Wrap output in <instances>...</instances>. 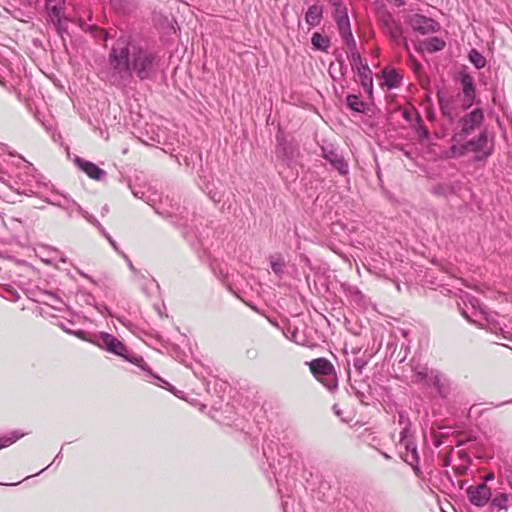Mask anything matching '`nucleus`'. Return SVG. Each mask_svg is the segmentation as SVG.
Segmentation results:
<instances>
[{
  "mask_svg": "<svg viewBox=\"0 0 512 512\" xmlns=\"http://www.w3.org/2000/svg\"><path fill=\"white\" fill-rule=\"evenodd\" d=\"M376 19L383 33L396 45H403L406 50L409 46L406 38L403 36V28L400 21L396 20L384 4L376 8Z\"/></svg>",
  "mask_w": 512,
  "mask_h": 512,
  "instance_id": "obj_2",
  "label": "nucleus"
},
{
  "mask_svg": "<svg viewBox=\"0 0 512 512\" xmlns=\"http://www.w3.org/2000/svg\"><path fill=\"white\" fill-rule=\"evenodd\" d=\"M58 326L66 333L71 334L72 330L67 327V325L64 322L58 323Z\"/></svg>",
  "mask_w": 512,
  "mask_h": 512,
  "instance_id": "obj_48",
  "label": "nucleus"
},
{
  "mask_svg": "<svg viewBox=\"0 0 512 512\" xmlns=\"http://www.w3.org/2000/svg\"><path fill=\"white\" fill-rule=\"evenodd\" d=\"M343 40L345 41L346 45H347V48L349 50V52H357V44H356V41L353 37V34L350 35V36H347V37H344Z\"/></svg>",
  "mask_w": 512,
  "mask_h": 512,
  "instance_id": "obj_34",
  "label": "nucleus"
},
{
  "mask_svg": "<svg viewBox=\"0 0 512 512\" xmlns=\"http://www.w3.org/2000/svg\"><path fill=\"white\" fill-rule=\"evenodd\" d=\"M488 142V132L486 129L480 132V134L469 141H467L464 146L465 149H468L472 152L479 153L483 152Z\"/></svg>",
  "mask_w": 512,
  "mask_h": 512,
  "instance_id": "obj_18",
  "label": "nucleus"
},
{
  "mask_svg": "<svg viewBox=\"0 0 512 512\" xmlns=\"http://www.w3.org/2000/svg\"><path fill=\"white\" fill-rule=\"evenodd\" d=\"M123 358L137 366H141V363L144 362L143 359L137 355L129 356L128 352L126 353V357Z\"/></svg>",
  "mask_w": 512,
  "mask_h": 512,
  "instance_id": "obj_36",
  "label": "nucleus"
},
{
  "mask_svg": "<svg viewBox=\"0 0 512 512\" xmlns=\"http://www.w3.org/2000/svg\"><path fill=\"white\" fill-rule=\"evenodd\" d=\"M96 31H97V33H98V34H97V36H99V37L103 38V40H104V41H106V40H107V38H108V33H107L105 30L96 28Z\"/></svg>",
  "mask_w": 512,
  "mask_h": 512,
  "instance_id": "obj_42",
  "label": "nucleus"
},
{
  "mask_svg": "<svg viewBox=\"0 0 512 512\" xmlns=\"http://www.w3.org/2000/svg\"><path fill=\"white\" fill-rule=\"evenodd\" d=\"M92 344L122 358L126 357V353L128 352L123 342H121L112 334L106 332L95 334L94 340H92Z\"/></svg>",
  "mask_w": 512,
  "mask_h": 512,
  "instance_id": "obj_6",
  "label": "nucleus"
},
{
  "mask_svg": "<svg viewBox=\"0 0 512 512\" xmlns=\"http://www.w3.org/2000/svg\"><path fill=\"white\" fill-rule=\"evenodd\" d=\"M491 155V151H483L481 154L475 156V161H486V159Z\"/></svg>",
  "mask_w": 512,
  "mask_h": 512,
  "instance_id": "obj_39",
  "label": "nucleus"
},
{
  "mask_svg": "<svg viewBox=\"0 0 512 512\" xmlns=\"http://www.w3.org/2000/svg\"><path fill=\"white\" fill-rule=\"evenodd\" d=\"M161 63L162 55L158 50L123 34L109 51L106 77L111 85L124 88L133 81V74L141 81L153 79Z\"/></svg>",
  "mask_w": 512,
  "mask_h": 512,
  "instance_id": "obj_1",
  "label": "nucleus"
},
{
  "mask_svg": "<svg viewBox=\"0 0 512 512\" xmlns=\"http://www.w3.org/2000/svg\"><path fill=\"white\" fill-rule=\"evenodd\" d=\"M409 365L412 372V383L422 386H425L426 383H429V376L431 375L433 369H429L426 364H422L415 359H411Z\"/></svg>",
  "mask_w": 512,
  "mask_h": 512,
  "instance_id": "obj_12",
  "label": "nucleus"
},
{
  "mask_svg": "<svg viewBox=\"0 0 512 512\" xmlns=\"http://www.w3.org/2000/svg\"><path fill=\"white\" fill-rule=\"evenodd\" d=\"M483 121L484 111L479 107L473 109L469 113H466L462 117L459 116L457 119L458 131L456 132L455 137L459 138V140L466 139L482 125Z\"/></svg>",
  "mask_w": 512,
  "mask_h": 512,
  "instance_id": "obj_4",
  "label": "nucleus"
},
{
  "mask_svg": "<svg viewBox=\"0 0 512 512\" xmlns=\"http://www.w3.org/2000/svg\"><path fill=\"white\" fill-rule=\"evenodd\" d=\"M459 80L463 93V98L461 99V107L462 110H468L473 106L476 99V86L474 78L467 72H460Z\"/></svg>",
  "mask_w": 512,
  "mask_h": 512,
  "instance_id": "obj_8",
  "label": "nucleus"
},
{
  "mask_svg": "<svg viewBox=\"0 0 512 512\" xmlns=\"http://www.w3.org/2000/svg\"><path fill=\"white\" fill-rule=\"evenodd\" d=\"M394 3L395 6L397 7H401V6H404L405 5V1L404 0H393L392 1Z\"/></svg>",
  "mask_w": 512,
  "mask_h": 512,
  "instance_id": "obj_50",
  "label": "nucleus"
},
{
  "mask_svg": "<svg viewBox=\"0 0 512 512\" xmlns=\"http://www.w3.org/2000/svg\"><path fill=\"white\" fill-rule=\"evenodd\" d=\"M310 371L313 376L318 379L321 376H327V374L334 369L333 364L326 358H317L309 362Z\"/></svg>",
  "mask_w": 512,
  "mask_h": 512,
  "instance_id": "obj_15",
  "label": "nucleus"
},
{
  "mask_svg": "<svg viewBox=\"0 0 512 512\" xmlns=\"http://www.w3.org/2000/svg\"><path fill=\"white\" fill-rule=\"evenodd\" d=\"M469 302L472 304L473 307H476V304H478V300L472 297Z\"/></svg>",
  "mask_w": 512,
  "mask_h": 512,
  "instance_id": "obj_55",
  "label": "nucleus"
},
{
  "mask_svg": "<svg viewBox=\"0 0 512 512\" xmlns=\"http://www.w3.org/2000/svg\"><path fill=\"white\" fill-rule=\"evenodd\" d=\"M322 14V6L317 4L311 5L305 13V21L310 27H315L320 24Z\"/></svg>",
  "mask_w": 512,
  "mask_h": 512,
  "instance_id": "obj_20",
  "label": "nucleus"
},
{
  "mask_svg": "<svg viewBox=\"0 0 512 512\" xmlns=\"http://www.w3.org/2000/svg\"><path fill=\"white\" fill-rule=\"evenodd\" d=\"M407 22L414 31L422 35L434 33L440 29V25L437 21L421 14L409 16Z\"/></svg>",
  "mask_w": 512,
  "mask_h": 512,
  "instance_id": "obj_9",
  "label": "nucleus"
},
{
  "mask_svg": "<svg viewBox=\"0 0 512 512\" xmlns=\"http://www.w3.org/2000/svg\"><path fill=\"white\" fill-rule=\"evenodd\" d=\"M333 410L337 416L341 415V410L338 408L336 404L333 406Z\"/></svg>",
  "mask_w": 512,
  "mask_h": 512,
  "instance_id": "obj_53",
  "label": "nucleus"
},
{
  "mask_svg": "<svg viewBox=\"0 0 512 512\" xmlns=\"http://www.w3.org/2000/svg\"><path fill=\"white\" fill-rule=\"evenodd\" d=\"M154 377V375H152ZM155 378L160 382L158 385L161 387H164L170 391H173L174 387L168 383L167 381L163 380L162 378L155 376Z\"/></svg>",
  "mask_w": 512,
  "mask_h": 512,
  "instance_id": "obj_38",
  "label": "nucleus"
},
{
  "mask_svg": "<svg viewBox=\"0 0 512 512\" xmlns=\"http://www.w3.org/2000/svg\"><path fill=\"white\" fill-rule=\"evenodd\" d=\"M96 333L87 334L84 330H72L71 335L76 336L77 338L92 343V340H94Z\"/></svg>",
  "mask_w": 512,
  "mask_h": 512,
  "instance_id": "obj_31",
  "label": "nucleus"
},
{
  "mask_svg": "<svg viewBox=\"0 0 512 512\" xmlns=\"http://www.w3.org/2000/svg\"><path fill=\"white\" fill-rule=\"evenodd\" d=\"M38 474H39V473H35V474H32V475H27V476H25L22 480L27 481V480H29L30 478L37 476Z\"/></svg>",
  "mask_w": 512,
  "mask_h": 512,
  "instance_id": "obj_57",
  "label": "nucleus"
},
{
  "mask_svg": "<svg viewBox=\"0 0 512 512\" xmlns=\"http://www.w3.org/2000/svg\"><path fill=\"white\" fill-rule=\"evenodd\" d=\"M466 471H467V467H466V466H463V465H460V466H458V468H457V475H462V474H464Z\"/></svg>",
  "mask_w": 512,
  "mask_h": 512,
  "instance_id": "obj_49",
  "label": "nucleus"
},
{
  "mask_svg": "<svg viewBox=\"0 0 512 512\" xmlns=\"http://www.w3.org/2000/svg\"><path fill=\"white\" fill-rule=\"evenodd\" d=\"M437 100L439 103L440 111L442 115L450 122L453 123L458 119L462 110L461 103L455 96H446L444 92H437Z\"/></svg>",
  "mask_w": 512,
  "mask_h": 512,
  "instance_id": "obj_7",
  "label": "nucleus"
},
{
  "mask_svg": "<svg viewBox=\"0 0 512 512\" xmlns=\"http://www.w3.org/2000/svg\"><path fill=\"white\" fill-rule=\"evenodd\" d=\"M403 116H404V118H406L407 120H410V115H409V112H408V111H405V112L403 113Z\"/></svg>",
  "mask_w": 512,
  "mask_h": 512,
  "instance_id": "obj_59",
  "label": "nucleus"
},
{
  "mask_svg": "<svg viewBox=\"0 0 512 512\" xmlns=\"http://www.w3.org/2000/svg\"><path fill=\"white\" fill-rule=\"evenodd\" d=\"M383 79L385 85L389 89H393L399 86L402 76L395 69H384L383 71Z\"/></svg>",
  "mask_w": 512,
  "mask_h": 512,
  "instance_id": "obj_21",
  "label": "nucleus"
},
{
  "mask_svg": "<svg viewBox=\"0 0 512 512\" xmlns=\"http://www.w3.org/2000/svg\"><path fill=\"white\" fill-rule=\"evenodd\" d=\"M425 386H433L440 395H443L447 390V383L444 375L438 370H432L429 376V383Z\"/></svg>",
  "mask_w": 512,
  "mask_h": 512,
  "instance_id": "obj_19",
  "label": "nucleus"
},
{
  "mask_svg": "<svg viewBox=\"0 0 512 512\" xmlns=\"http://www.w3.org/2000/svg\"><path fill=\"white\" fill-rule=\"evenodd\" d=\"M210 198L214 201V202H220L221 200V196L218 195V193H212V191L208 192Z\"/></svg>",
  "mask_w": 512,
  "mask_h": 512,
  "instance_id": "obj_46",
  "label": "nucleus"
},
{
  "mask_svg": "<svg viewBox=\"0 0 512 512\" xmlns=\"http://www.w3.org/2000/svg\"><path fill=\"white\" fill-rule=\"evenodd\" d=\"M0 180H1L2 182H4V183L6 182V180L4 179V176H2V175L0 176Z\"/></svg>",
  "mask_w": 512,
  "mask_h": 512,
  "instance_id": "obj_63",
  "label": "nucleus"
},
{
  "mask_svg": "<svg viewBox=\"0 0 512 512\" xmlns=\"http://www.w3.org/2000/svg\"><path fill=\"white\" fill-rule=\"evenodd\" d=\"M367 365V360L363 357H356L353 360V367L358 372V374H361L364 367Z\"/></svg>",
  "mask_w": 512,
  "mask_h": 512,
  "instance_id": "obj_33",
  "label": "nucleus"
},
{
  "mask_svg": "<svg viewBox=\"0 0 512 512\" xmlns=\"http://www.w3.org/2000/svg\"><path fill=\"white\" fill-rule=\"evenodd\" d=\"M74 162L91 179L101 181L105 178L107 174L105 170L99 168L93 162L87 161L81 157H76Z\"/></svg>",
  "mask_w": 512,
  "mask_h": 512,
  "instance_id": "obj_13",
  "label": "nucleus"
},
{
  "mask_svg": "<svg viewBox=\"0 0 512 512\" xmlns=\"http://www.w3.org/2000/svg\"><path fill=\"white\" fill-rule=\"evenodd\" d=\"M468 59L477 69L484 68L487 63L486 58L476 49L469 52Z\"/></svg>",
  "mask_w": 512,
  "mask_h": 512,
  "instance_id": "obj_28",
  "label": "nucleus"
},
{
  "mask_svg": "<svg viewBox=\"0 0 512 512\" xmlns=\"http://www.w3.org/2000/svg\"><path fill=\"white\" fill-rule=\"evenodd\" d=\"M508 498L506 495L497 496L492 500V505L499 509L507 508Z\"/></svg>",
  "mask_w": 512,
  "mask_h": 512,
  "instance_id": "obj_32",
  "label": "nucleus"
},
{
  "mask_svg": "<svg viewBox=\"0 0 512 512\" xmlns=\"http://www.w3.org/2000/svg\"><path fill=\"white\" fill-rule=\"evenodd\" d=\"M410 426L411 424H406L400 432V446H403L405 449V451L400 453V456L404 462H406L413 468L416 475L420 476L418 466L419 454L417 450V445L412 439Z\"/></svg>",
  "mask_w": 512,
  "mask_h": 512,
  "instance_id": "obj_3",
  "label": "nucleus"
},
{
  "mask_svg": "<svg viewBox=\"0 0 512 512\" xmlns=\"http://www.w3.org/2000/svg\"><path fill=\"white\" fill-rule=\"evenodd\" d=\"M66 200V203L65 204H57L59 207L65 209L68 213V216L69 217H72V212L73 210H76L77 212H79L90 224H92L93 226H95L97 228V226H100V222L90 213H88L87 211H85L76 201L72 200V199H67L65 198Z\"/></svg>",
  "mask_w": 512,
  "mask_h": 512,
  "instance_id": "obj_14",
  "label": "nucleus"
},
{
  "mask_svg": "<svg viewBox=\"0 0 512 512\" xmlns=\"http://www.w3.org/2000/svg\"><path fill=\"white\" fill-rule=\"evenodd\" d=\"M356 69L360 85L362 86L363 90L369 94V96H372L373 78L371 69L367 64H361V66H357Z\"/></svg>",
  "mask_w": 512,
  "mask_h": 512,
  "instance_id": "obj_16",
  "label": "nucleus"
},
{
  "mask_svg": "<svg viewBox=\"0 0 512 512\" xmlns=\"http://www.w3.org/2000/svg\"><path fill=\"white\" fill-rule=\"evenodd\" d=\"M313 47L317 50L327 51L330 46V40L327 36H324L318 32L314 33L311 38Z\"/></svg>",
  "mask_w": 512,
  "mask_h": 512,
  "instance_id": "obj_24",
  "label": "nucleus"
},
{
  "mask_svg": "<svg viewBox=\"0 0 512 512\" xmlns=\"http://www.w3.org/2000/svg\"><path fill=\"white\" fill-rule=\"evenodd\" d=\"M270 266H271L272 271L278 277H282L283 276V274H284V267H285V262H284L283 258H281V257L272 258L270 260Z\"/></svg>",
  "mask_w": 512,
  "mask_h": 512,
  "instance_id": "obj_30",
  "label": "nucleus"
},
{
  "mask_svg": "<svg viewBox=\"0 0 512 512\" xmlns=\"http://www.w3.org/2000/svg\"><path fill=\"white\" fill-rule=\"evenodd\" d=\"M20 160L22 161L23 166L26 170H29V171L34 170V167L30 162L26 161L23 157H20Z\"/></svg>",
  "mask_w": 512,
  "mask_h": 512,
  "instance_id": "obj_41",
  "label": "nucleus"
},
{
  "mask_svg": "<svg viewBox=\"0 0 512 512\" xmlns=\"http://www.w3.org/2000/svg\"><path fill=\"white\" fill-rule=\"evenodd\" d=\"M182 218H183V217H181L180 219H178V218H177V216H175V219H176V220H173V221H172V222H173V224H175V225H176V226H178V227H186V221H182Z\"/></svg>",
  "mask_w": 512,
  "mask_h": 512,
  "instance_id": "obj_43",
  "label": "nucleus"
},
{
  "mask_svg": "<svg viewBox=\"0 0 512 512\" xmlns=\"http://www.w3.org/2000/svg\"><path fill=\"white\" fill-rule=\"evenodd\" d=\"M132 193L136 198L143 199V193H140L139 191L133 190Z\"/></svg>",
  "mask_w": 512,
  "mask_h": 512,
  "instance_id": "obj_51",
  "label": "nucleus"
},
{
  "mask_svg": "<svg viewBox=\"0 0 512 512\" xmlns=\"http://www.w3.org/2000/svg\"><path fill=\"white\" fill-rule=\"evenodd\" d=\"M348 107L358 113L365 111L366 104L355 94H350L346 98Z\"/></svg>",
  "mask_w": 512,
  "mask_h": 512,
  "instance_id": "obj_25",
  "label": "nucleus"
},
{
  "mask_svg": "<svg viewBox=\"0 0 512 512\" xmlns=\"http://www.w3.org/2000/svg\"><path fill=\"white\" fill-rule=\"evenodd\" d=\"M423 45L427 52L434 53L444 49L446 43L439 37H431L423 42Z\"/></svg>",
  "mask_w": 512,
  "mask_h": 512,
  "instance_id": "obj_23",
  "label": "nucleus"
},
{
  "mask_svg": "<svg viewBox=\"0 0 512 512\" xmlns=\"http://www.w3.org/2000/svg\"><path fill=\"white\" fill-rule=\"evenodd\" d=\"M48 296L55 302H61L60 299L52 293L48 294Z\"/></svg>",
  "mask_w": 512,
  "mask_h": 512,
  "instance_id": "obj_54",
  "label": "nucleus"
},
{
  "mask_svg": "<svg viewBox=\"0 0 512 512\" xmlns=\"http://www.w3.org/2000/svg\"><path fill=\"white\" fill-rule=\"evenodd\" d=\"M462 315H463L467 320L471 321V320H470V318H469V316L467 315V313H466L465 311H463V312H462Z\"/></svg>",
  "mask_w": 512,
  "mask_h": 512,
  "instance_id": "obj_61",
  "label": "nucleus"
},
{
  "mask_svg": "<svg viewBox=\"0 0 512 512\" xmlns=\"http://www.w3.org/2000/svg\"><path fill=\"white\" fill-rule=\"evenodd\" d=\"M21 482L20 481H17V482H0V484H3V485H16V484H20Z\"/></svg>",
  "mask_w": 512,
  "mask_h": 512,
  "instance_id": "obj_56",
  "label": "nucleus"
},
{
  "mask_svg": "<svg viewBox=\"0 0 512 512\" xmlns=\"http://www.w3.org/2000/svg\"><path fill=\"white\" fill-rule=\"evenodd\" d=\"M419 135L425 139L429 138V131L426 127H420L419 129Z\"/></svg>",
  "mask_w": 512,
  "mask_h": 512,
  "instance_id": "obj_40",
  "label": "nucleus"
},
{
  "mask_svg": "<svg viewBox=\"0 0 512 512\" xmlns=\"http://www.w3.org/2000/svg\"><path fill=\"white\" fill-rule=\"evenodd\" d=\"M128 267L130 268V270L134 273H139L136 268L133 266L132 262L130 260H128Z\"/></svg>",
  "mask_w": 512,
  "mask_h": 512,
  "instance_id": "obj_52",
  "label": "nucleus"
},
{
  "mask_svg": "<svg viewBox=\"0 0 512 512\" xmlns=\"http://www.w3.org/2000/svg\"><path fill=\"white\" fill-rule=\"evenodd\" d=\"M107 240H108V242L110 243V245L113 247V249H114L115 251H117L118 253L123 254V253L120 251L119 247L117 246L116 241H115L111 236H110V239H107Z\"/></svg>",
  "mask_w": 512,
  "mask_h": 512,
  "instance_id": "obj_45",
  "label": "nucleus"
},
{
  "mask_svg": "<svg viewBox=\"0 0 512 512\" xmlns=\"http://www.w3.org/2000/svg\"><path fill=\"white\" fill-rule=\"evenodd\" d=\"M381 454L385 459H391V456H389L387 453L382 452Z\"/></svg>",
  "mask_w": 512,
  "mask_h": 512,
  "instance_id": "obj_60",
  "label": "nucleus"
},
{
  "mask_svg": "<svg viewBox=\"0 0 512 512\" xmlns=\"http://www.w3.org/2000/svg\"><path fill=\"white\" fill-rule=\"evenodd\" d=\"M97 229L106 239H110L111 235L106 231V229L101 224L100 226H97Z\"/></svg>",
  "mask_w": 512,
  "mask_h": 512,
  "instance_id": "obj_44",
  "label": "nucleus"
},
{
  "mask_svg": "<svg viewBox=\"0 0 512 512\" xmlns=\"http://www.w3.org/2000/svg\"><path fill=\"white\" fill-rule=\"evenodd\" d=\"M107 211H108V208H107V206H105V207L103 208V212H107Z\"/></svg>",
  "mask_w": 512,
  "mask_h": 512,
  "instance_id": "obj_64",
  "label": "nucleus"
},
{
  "mask_svg": "<svg viewBox=\"0 0 512 512\" xmlns=\"http://www.w3.org/2000/svg\"><path fill=\"white\" fill-rule=\"evenodd\" d=\"M420 67H421V65L417 61L414 60V68H415V70H418Z\"/></svg>",
  "mask_w": 512,
  "mask_h": 512,
  "instance_id": "obj_58",
  "label": "nucleus"
},
{
  "mask_svg": "<svg viewBox=\"0 0 512 512\" xmlns=\"http://www.w3.org/2000/svg\"><path fill=\"white\" fill-rule=\"evenodd\" d=\"M276 156L282 162H284L288 167H291L294 163H296L297 159L300 156L299 146L295 141H288L284 134L279 131L276 134Z\"/></svg>",
  "mask_w": 512,
  "mask_h": 512,
  "instance_id": "obj_5",
  "label": "nucleus"
},
{
  "mask_svg": "<svg viewBox=\"0 0 512 512\" xmlns=\"http://www.w3.org/2000/svg\"><path fill=\"white\" fill-rule=\"evenodd\" d=\"M349 59L353 66L357 68V66H361V64H364L361 58L360 53L357 52H351L349 55Z\"/></svg>",
  "mask_w": 512,
  "mask_h": 512,
  "instance_id": "obj_35",
  "label": "nucleus"
},
{
  "mask_svg": "<svg viewBox=\"0 0 512 512\" xmlns=\"http://www.w3.org/2000/svg\"><path fill=\"white\" fill-rule=\"evenodd\" d=\"M274 446H277V444L274 441H269L263 447V456L266 458L270 467H273L275 462Z\"/></svg>",
  "mask_w": 512,
  "mask_h": 512,
  "instance_id": "obj_29",
  "label": "nucleus"
},
{
  "mask_svg": "<svg viewBox=\"0 0 512 512\" xmlns=\"http://www.w3.org/2000/svg\"><path fill=\"white\" fill-rule=\"evenodd\" d=\"M459 454H460L461 457L465 456V453L463 451H459Z\"/></svg>",
  "mask_w": 512,
  "mask_h": 512,
  "instance_id": "obj_62",
  "label": "nucleus"
},
{
  "mask_svg": "<svg viewBox=\"0 0 512 512\" xmlns=\"http://www.w3.org/2000/svg\"><path fill=\"white\" fill-rule=\"evenodd\" d=\"M66 0H46V9L53 23L59 24L64 12Z\"/></svg>",
  "mask_w": 512,
  "mask_h": 512,
  "instance_id": "obj_17",
  "label": "nucleus"
},
{
  "mask_svg": "<svg viewBox=\"0 0 512 512\" xmlns=\"http://www.w3.org/2000/svg\"><path fill=\"white\" fill-rule=\"evenodd\" d=\"M317 380L321 382L329 391H334L338 387V380L335 370L329 372L327 376H321Z\"/></svg>",
  "mask_w": 512,
  "mask_h": 512,
  "instance_id": "obj_26",
  "label": "nucleus"
},
{
  "mask_svg": "<svg viewBox=\"0 0 512 512\" xmlns=\"http://www.w3.org/2000/svg\"><path fill=\"white\" fill-rule=\"evenodd\" d=\"M336 23L342 38L352 35L349 17L346 9L336 17Z\"/></svg>",
  "mask_w": 512,
  "mask_h": 512,
  "instance_id": "obj_22",
  "label": "nucleus"
},
{
  "mask_svg": "<svg viewBox=\"0 0 512 512\" xmlns=\"http://www.w3.org/2000/svg\"><path fill=\"white\" fill-rule=\"evenodd\" d=\"M24 433H20L19 431H12L6 435L0 437V450L10 446L15 443L17 440L22 438Z\"/></svg>",
  "mask_w": 512,
  "mask_h": 512,
  "instance_id": "obj_27",
  "label": "nucleus"
},
{
  "mask_svg": "<svg viewBox=\"0 0 512 512\" xmlns=\"http://www.w3.org/2000/svg\"><path fill=\"white\" fill-rule=\"evenodd\" d=\"M321 156L330 163L341 175L348 174L349 167L342 154H340L333 145H326L321 147Z\"/></svg>",
  "mask_w": 512,
  "mask_h": 512,
  "instance_id": "obj_10",
  "label": "nucleus"
},
{
  "mask_svg": "<svg viewBox=\"0 0 512 512\" xmlns=\"http://www.w3.org/2000/svg\"><path fill=\"white\" fill-rule=\"evenodd\" d=\"M494 474L492 472L486 473L480 477V480H494Z\"/></svg>",
  "mask_w": 512,
  "mask_h": 512,
  "instance_id": "obj_47",
  "label": "nucleus"
},
{
  "mask_svg": "<svg viewBox=\"0 0 512 512\" xmlns=\"http://www.w3.org/2000/svg\"><path fill=\"white\" fill-rule=\"evenodd\" d=\"M467 494L470 502L478 507L484 506L491 498V491L486 482H481L476 486H469Z\"/></svg>",
  "mask_w": 512,
  "mask_h": 512,
  "instance_id": "obj_11",
  "label": "nucleus"
},
{
  "mask_svg": "<svg viewBox=\"0 0 512 512\" xmlns=\"http://www.w3.org/2000/svg\"><path fill=\"white\" fill-rule=\"evenodd\" d=\"M398 416H399V424L402 425L403 427L406 424H411L410 419L405 411H399Z\"/></svg>",
  "mask_w": 512,
  "mask_h": 512,
  "instance_id": "obj_37",
  "label": "nucleus"
}]
</instances>
